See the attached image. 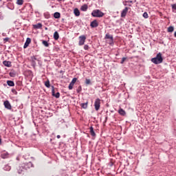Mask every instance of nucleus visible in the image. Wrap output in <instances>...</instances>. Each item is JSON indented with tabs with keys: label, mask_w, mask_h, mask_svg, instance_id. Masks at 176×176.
<instances>
[{
	"label": "nucleus",
	"mask_w": 176,
	"mask_h": 176,
	"mask_svg": "<svg viewBox=\"0 0 176 176\" xmlns=\"http://www.w3.org/2000/svg\"><path fill=\"white\" fill-rule=\"evenodd\" d=\"M33 167L34 164H32V162H24L17 168V173L18 174L25 175V174H27V171H28V170H30V168H33Z\"/></svg>",
	"instance_id": "1"
},
{
	"label": "nucleus",
	"mask_w": 176,
	"mask_h": 176,
	"mask_svg": "<svg viewBox=\"0 0 176 176\" xmlns=\"http://www.w3.org/2000/svg\"><path fill=\"white\" fill-rule=\"evenodd\" d=\"M151 61L153 63V64L157 65V64H162L163 63V57L162 56V53L159 52L156 57L151 58Z\"/></svg>",
	"instance_id": "2"
},
{
	"label": "nucleus",
	"mask_w": 176,
	"mask_h": 176,
	"mask_svg": "<svg viewBox=\"0 0 176 176\" xmlns=\"http://www.w3.org/2000/svg\"><path fill=\"white\" fill-rule=\"evenodd\" d=\"M104 14V12L100 10H94L91 12V16L93 17H103Z\"/></svg>",
	"instance_id": "3"
},
{
	"label": "nucleus",
	"mask_w": 176,
	"mask_h": 176,
	"mask_svg": "<svg viewBox=\"0 0 176 176\" xmlns=\"http://www.w3.org/2000/svg\"><path fill=\"white\" fill-rule=\"evenodd\" d=\"M94 107L96 111H98L100 109V107H101V100L100 98H96L95 100Z\"/></svg>",
	"instance_id": "4"
},
{
	"label": "nucleus",
	"mask_w": 176,
	"mask_h": 176,
	"mask_svg": "<svg viewBox=\"0 0 176 176\" xmlns=\"http://www.w3.org/2000/svg\"><path fill=\"white\" fill-rule=\"evenodd\" d=\"M85 42H86V36L82 35L79 36V46H83L85 45Z\"/></svg>",
	"instance_id": "5"
},
{
	"label": "nucleus",
	"mask_w": 176,
	"mask_h": 176,
	"mask_svg": "<svg viewBox=\"0 0 176 176\" xmlns=\"http://www.w3.org/2000/svg\"><path fill=\"white\" fill-rule=\"evenodd\" d=\"M0 157H1V159H9L10 154L8 153V151L1 152Z\"/></svg>",
	"instance_id": "6"
},
{
	"label": "nucleus",
	"mask_w": 176,
	"mask_h": 176,
	"mask_svg": "<svg viewBox=\"0 0 176 176\" xmlns=\"http://www.w3.org/2000/svg\"><path fill=\"white\" fill-rule=\"evenodd\" d=\"M36 60H38L36 58V56H31V64H32V67H33V68H35V67H36Z\"/></svg>",
	"instance_id": "7"
},
{
	"label": "nucleus",
	"mask_w": 176,
	"mask_h": 176,
	"mask_svg": "<svg viewBox=\"0 0 176 176\" xmlns=\"http://www.w3.org/2000/svg\"><path fill=\"white\" fill-rule=\"evenodd\" d=\"M52 95L53 97H55V98H60V92H57L56 94L54 91V86H52Z\"/></svg>",
	"instance_id": "8"
},
{
	"label": "nucleus",
	"mask_w": 176,
	"mask_h": 176,
	"mask_svg": "<svg viewBox=\"0 0 176 176\" xmlns=\"http://www.w3.org/2000/svg\"><path fill=\"white\" fill-rule=\"evenodd\" d=\"M129 7H126L122 12H121V17L122 19H124L126 16L127 15V12H129Z\"/></svg>",
	"instance_id": "9"
},
{
	"label": "nucleus",
	"mask_w": 176,
	"mask_h": 176,
	"mask_svg": "<svg viewBox=\"0 0 176 176\" xmlns=\"http://www.w3.org/2000/svg\"><path fill=\"white\" fill-rule=\"evenodd\" d=\"M90 27L91 28H97V27H98V22L97 21V20L95 19L91 21L90 23Z\"/></svg>",
	"instance_id": "10"
},
{
	"label": "nucleus",
	"mask_w": 176,
	"mask_h": 176,
	"mask_svg": "<svg viewBox=\"0 0 176 176\" xmlns=\"http://www.w3.org/2000/svg\"><path fill=\"white\" fill-rule=\"evenodd\" d=\"M3 105L6 109H12V104L9 102V100L4 101Z\"/></svg>",
	"instance_id": "11"
},
{
	"label": "nucleus",
	"mask_w": 176,
	"mask_h": 176,
	"mask_svg": "<svg viewBox=\"0 0 176 176\" xmlns=\"http://www.w3.org/2000/svg\"><path fill=\"white\" fill-rule=\"evenodd\" d=\"M30 43H31V39L30 38H27L26 41L23 45V49H27V47H28L30 45Z\"/></svg>",
	"instance_id": "12"
},
{
	"label": "nucleus",
	"mask_w": 176,
	"mask_h": 176,
	"mask_svg": "<svg viewBox=\"0 0 176 176\" xmlns=\"http://www.w3.org/2000/svg\"><path fill=\"white\" fill-rule=\"evenodd\" d=\"M106 39H110L111 40V43L110 45H112V43H113V36L109 34H107L105 36Z\"/></svg>",
	"instance_id": "13"
},
{
	"label": "nucleus",
	"mask_w": 176,
	"mask_h": 176,
	"mask_svg": "<svg viewBox=\"0 0 176 176\" xmlns=\"http://www.w3.org/2000/svg\"><path fill=\"white\" fill-rule=\"evenodd\" d=\"M87 9H89L87 4H84L80 7V10L82 12H87Z\"/></svg>",
	"instance_id": "14"
},
{
	"label": "nucleus",
	"mask_w": 176,
	"mask_h": 176,
	"mask_svg": "<svg viewBox=\"0 0 176 176\" xmlns=\"http://www.w3.org/2000/svg\"><path fill=\"white\" fill-rule=\"evenodd\" d=\"M3 64L5 65V67H8V68L12 67V62L10 61L4 60L3 61Z\"/></svg>",
	"instance_id": "15"
},
{
	"label": "nucleus",
	"mask_w": 176,
	"mask_h": 176,
	"mask_svg": "<svg viewBox=\"0 0 176 176\" xmlns=\"http://www.w3.org/2000/svg\"><path fill=\"white\" fill-rule=\"evenodd\" d=\"M74 14L76 17H79V16H80V11H79V9L75 8L74 10Z\"/></svg>",
	"instance_id": "16"
},
{
	"label": "nucleus",
	"mask_w": 176,
	"mask_h": 176,
	"mask_svg": "<svg viewBox=\"0 0 176 176\" xmlns=\"http://www.w3.org/2000/svg\"><path fill=\"white\" fill-rule=\"evenodd\" d=\"M58 38H60V35L58 34V32L56 31L54 33V39L55 41H58Z\"/></svg>",
	"instance_id": "17"
},
{
	"label": "nucleus",
	"mask_w": 176,
	"mask_h": 176,
	"mask_svg": "<svg viewBox=\"0 0 176 176\" xmlns=\"http://www.w3.org/2000/svg\"><path fill=\"white\" fill-rule=\"evenodd\" d=\"M90 134L92 137H96V132H94V128L93 126L89 127Z\"/></svg>",
	"instance_id": "18"
},
{
	"label": "nucleus",
	"mask_w": 176,
	"mask_h": 176,
	"mask_svg": "<svg viewBox=\"0 0 176 176\" xmlns=\"http://www.w3.org/2000/svg\"><path fill=\"white\" fill-rule=\"evenodd\" d=\"M118 113L121 115V116H124L126 115V111L123 109H120L118 110Z\"/></svg>",
	"instance_id": "19"
},
{
	"label": "nucleus",
	"mask_w": 176,
	"mask_h": 176,
	"mask_svg": "<svg viewBox=\"0 0 176 176\" xmlns=\"http://www.w3.org/2000/svg\"><path fill=\"white\" fill-rule=\"evenodd\" d=\"M54 19H60V17H61V14H60L58 12H56L54 14Z\"/></svg>",
	"instance_id": "20"
},
{
	"label": "nucleus",
	"mask_w": 176,
	"mask_h": 176,
	"mask_svg": "<svg viewBox=\"0 0 176 176\" xmlns=\"http://www.w3.org/2000/svg\"><path fill=\"white\" fill-rule=\"evenodd\" d=\"M7 85L10 87H13V86H14V82L12 80H7Z\"/></svg>",
	"instance_id": "21"
},
{
	"label": "nucleus",
	"mask_w": 176,
	"mask_h": 176,
	"mask_svg": "<svg viewBox=\"0 0 176 176\" xmlns=\"http://www.w3.org/2000/svg\"><path fill=\"white\" fill-rule=\"evenodd\" d=\"M11 168H12L10 167V166H9V164L5 165V166L3 167V170L5 171H10Z\"/></svg>",
	"instance_id": "22"
},
{
	"label": "nucleus",
	"mask_w": 176,
	"mask_h": 176,
	"mask_svg": "<svg viewBox=\"0 0 176 176\" xmlns=\"http://www.w3.org/2000/svg\"><path fill=\"white\" fill-rule=\"evenodd\" d=\"M87 104H89V102H85V103H81L80 107L81 108H83V109H87Z\"/></svg>",
	"instance_id": "23"
},
{
	"label": "nucleus",
	"mask_w": 176,
	"mask_h": 176,
	"mask_svg": "<svg viewBox=\"0 0 176 176\" xmlns=\"http://www.w3.org/2000/svg\"><path fill=\"white\" fill-rule=\"evenodd\" d=\"M45 86L48 89L50 88V81L49 80L45 82Z\"/></svg>",
	"instance_id": "24"
},
{
	"label": "nucleus",
	"mask_w": 176,
	"mask_h": 176,
	"mask_svg": "<svg viewBox=\"0 0 176 176\" xmlns=\"http://www.w3.org/2000/svg\"><path fill=\"white\" fill-rule=\"evenodd\" d=\"M42 27V23H38L36 25H34V28H36L37 30H39Z\"/></svg>",
	"instance_id": "25"
},
{
	"label": "nucleus",
	"mask_w": 176,
	"mask_h": 176,
	"mask_svg": "<svg viewBox=\"0 0 176 176\" xmlns=\"http://www.w3.org/2000/svg\"><path fill=\"white\" fill-rule=\"evenodd\" d=\"M168 32H174V27L173 26H169L168 28Z\"/></svg>",
	"instance_id": "26"
},
{
	"label": "nucleus",
	"mask_w": 176,
	"mask_h": 176,
	"mask_svg": "<svg viewBox=\"0 0 176 176\" xmlns=\"http://www.w3.org/2000/svg\"><path fill=\"white\" fill-rule=\"evenodd\" d=\"M42 43H43V45L45 46V47H49V43H47V41L43 40V41H42Z\"/></svg>",
	"instance_id": "27"
},
{
	"label": "nucleus",
	"mask_w": 176,
	"mask_h": 176,
	"mask_svg": "<svg viewBox=\"0 0 176 176\" xmlns=\"http://www.w3.org/2000/svg\"><path fill=\"white\" fill-rule=\"evenodd\" d=\"M23 3H24V0H17L16 1V5L21 6V5H23Z\"/></svg>",
	"instance_id": "28"
},
{
	"label": "nucleus",
	"mask_w": 176,
	"mask_h": 176,
	"mask_svg": "<svg viewBox=\"0 0 176 176\" xmlns=\"http://www.w3.org/2000/svg\"><path fill=\"white\" fill-rule=\"evenodd\" d=\"M9 75L11 78H14V76H16V73L14 72H10Z\"/></svg>",
	"instance_id": "29"
},
{
	"label": "nucleus",
	"mask_w": 176,
	"mask_h": 176,
	"mask_svg": "<svg viewBox=\"0 0 176 176\" xmlns=\"http://www.w3.org/2000/svg\"><path fill=\"white\" fill-rule=\"evenodd\" d=\"M143 17L144 19H148V17H149V16L148 15V12H145L143 13Z\"/></svg>",
	"instance_id": "30"
},
{
	"label": "nucleus",
	"mask_w": 176,
	"mask_h": 176,
	"mask_svg": "<svg viewBox=\"0 0 176 176\" xmlns=\"http://www.w3.org/2000/svg\"><path fill=\"white\" fill-rule=\"evenodd\" d=\"M77 80H78V78H74L72 79V80L71 81V83L75 85V83H76V81H77Z\"/></svg>",
	"instance_id": "31"
},
{
	"label": "nucleus",
	"mask_w": 176,
	"mask_h": 176,
	"mask_svg": "<svg viewBox=\"0 0 176 176\" xmlns=\"http://www.w3.org/2000/svg\"><path fill=\"white\" fill-rule=\"evenodd\" d=\"M85 83H86L87 85H91V81L90 80V79L86 78V80H85Z\"/></svg>",
	"instance_id": "32"
},
{
	"label": "nucleus",
	"mask_w": 176,
	"mask_h": 176,
	"mask_svg": "<svg viewBox=\"0 0 176 176\" xmlns=\"http://www.w3.org/2000/svg\"><path fill=\"white\" fill-rule=\"evenodd\" d=\"M74 85L72 82L69 83V90H72V89H74Z\"/></svg>",
	"instance_id": "33"
},
{
	"label": "nucleus",
	"mask_w": 176,
	"mask_h": 176,
	"mask_svg": "<svg viewBox=\"0 0 176 176\" xmlns=\"http://www.w3.org/2000/svg\"><path fill=\"white\" fill-rule=\"evenodd\" d=\"M127 60V58L123 57L121 60L120 64H124V61Z\"/></svg>",
	"instance_id": "34"
},
{
	"label": "nucleus",
	"mask_w": 176,
	"mask_h": 176,
	"mask_svg": "<svg viewBox=\"0 0 176 176\" xmlns=\"http://www.w3.org/2000/svg\"><path fill=\"white\" fill-rule=\"evenodd\" d=\"M76 91L77 93H80V91H82V86L80 85L76 89Z\"/></svg>",
	"instance_id": "35"
},
{
	"label": "nucleus",
	"mask_w": 176,
	"mask_h": 176,
	"mask_svg": "<svg viewBox=\"0 0 176 176\" xmlns=\"http://www.w3.org/2000/svg\"><path fill=\"white\" fill-rule=\"evenodd\" d=\"M11 91L12 93H13V94H14L15 96H17L18 94L17 91H16L14 89H12Z\"/></svg>",
	"instance_id": "36"
},
{
	"label": "nucleus",
	"mask_w": 176,
	"mask_h": 176,
	"mask_svg": "<svg viewBox=\"0 0 176 176\" xmlns=\"http://www.w3.org/2000/svg\"><path fill=\"white\" fill-rule=\"evenodd\" d=\"M9 37H6L3 38V42L4 43H6V42H9Z\"/></svg>",
	"instance_id": "37"
},
{
	"label": "nucleus",
	"mask_w": 176,
	"mask_h": 176,
	"mask_svg": "<svg viewBox=\"0 0 176 176\" xmlns=\"http://www.w3.org/2000/svg\"><path fill=\"white\" fill-rule=\"evenodd\" d=\"M89 48H90V47H89L88 45H84V50H89Z\"/></svg>",
	"instance_id": "38"
},
{
	"label": "nucleus",
	"mask_w": 176,
	"mask_h": 176,
	"mask_svg": "<svg viewBox=\"0 0 176 176\" xmlns=\"http://www.w3.org/2000/svg\"><path fill=\"white\" fill-rule=\"evenodd\" d=\"M23 157L25 160H28L30 159V157H27L26 155H23Z\"/></svg>",
	"instance_id": "39"
},
{
	"label": "nucleus",
	"mask_w": 176,
	"mask_h": 176,
	"mask_svg": "<svg viewBox=\"0 0 176 176\" xmlns=\"http://www.w3.org/2000/svg\"><path fill=\"white\" fill-rule=\"evenodd\" d=\"M125 2H126V3H133V1H127Z\"/></svg>",
	"instance_id": "40"
},
{
	"label": "nucleus",
	"mask_w": 176,
	"mask_h": 176,
	"mask_svg": "<svg viewBox=\"0 0 176 176\" xmlns=\"http://www.w3.org/2000/svg\"><path fill=\"white\" fill-rule=\"evenodd\" d=\"M56 138H57L58 139H59V138H61V136H60V135H57Z\"/></svg>",
	"instance_id": "41"
},
{
	"label": "nucleus",
	"mask_w": 176,
	"mask_h": 176,
	"mask_svg": "<svg viewBox=\"0 0 176 176\" xmlns=\"http://www.w3.org/2000/svg\"><path fill=\"white\" fill-rule=\"evenodd\" d=\"M2 144V139L1 138V136H0V145Z\"/></svg>",
	"instance_id": "42"
},
{
	"label": "nucleus",
	"mask_w": 176,
	"mask_h": 176,
	"mask_svg": "<svg viewBox=\"0 0 176 176\" xmlns=\"http://www.w3.org/2000/svg\"><path fill=\"white\" fill-rule=\"evenodd\" d=\"M126 6L131 7V4H129V3H128V4H125V6Z\"/></svg>",
	"instance_id": "43"
},
{
	"label": "nucleus",
	"mask_w": 176,
	"mask_h": 176,
	"mask_svg": "<svg viewBox=\"0 0 176 176\" xmlns=\"http://www.w3.org/2000/svg\"><path fill=\"white\" fill-rule=\"evenodd\" d=\"M16 160H18V162H20V157H17Z\"/></svg>",
	"instance_id": "44"
},
{
	"label": "nucleus",
	"mask_w": 176,
	"mask_h": 176,
	"mask_svg": "<svg viewBox=\"0 0 176 176\" xmlns=\"http://www.w3.org/2000/svg\"><path fill=\"white\" fill-rule=\"evenodd\" d=\"M174 36H175V38H176V31L174 33Z\"/></svg>",
	"instance_id": "45"
},
{
	"label": "nucleus",
	"mask_w": 176,
	"mask_h": 176,
	"mask_svg": "<svg viewBox=\"0 0 176 176\" xmlns=\"http://www.w3.org/2000/svg\"><path fill=\"white\" fill-rule=\"evenodd\" d=\"M63 1H64V0H58V2H61Z\"/></svg>",
	"instance_id": "46"
},
{
	"label": "nucleus",
	"mask_w": 176,
	"mask_h": 176,
	"mask_svg": "<svg viewBox=\"0 0 176 176\" xmlns=\"http://www.w3.org/2000/svg\"><path fill=\"white\" fill-rule=\"evenodd\" d=\"M107 119H108V117H106V120H107Z\"/></svg>",
	"instance_id": "47"
},
{
	"label": "nucleus",
	"mask_w": 176,
	"mask_h": 176,
	"mask_svg": "<svg viewBox=\"0 0 176 176\" xmlns=\"http://www.w3.org/2000/svg\"><path fill=\"white\" fill-rule=\"evenodd\" d=\"M45 30H47V28H45Z\"/></svg>",
	"instance_id": "48"
}]
</instances>
